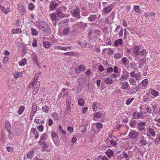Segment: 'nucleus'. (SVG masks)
<instances>
[{
  "mask_svg": "<svg viewBox=\"0 0 160 160\" xmlns=\"http://www.w3.org/2000/svg\"><path fill=\"white\" fill-rule=\"evenodd\" d=\"M38 78L37 76H35L33 81L30 82L28 86L29 88L34 89L32 92L33 95H35L37 93L40 88V82L38 81Z\"/></svg>",
  "mask_w": 160,
  "mask_h": 160,
  "instance_id": "2",
  "label": "nucleus"
},
{
  "mask_svg": "<svg viewBox=\"0 0 160 160\" xmlns=\"http://www.w3.org/2000/svg\"><path fill=\"white\" fill-rule=\"evenodd\" d=\"M52 117L55 120H58V115L56 112L53 113L52 114Z\"/></svg>",
  "mask_w": 160,
  "mask_h": 160,
  "instance_id": "48",
  "label": "nucleus"
},
{
  "mask_svg": "<svg viewBox=\"0 0 160 160\" xmlns=\"http://www.w3.org/2000/svg\"><path fill=\"white\" fill-rule=\"evenodd\" d=\"M113 71V69L111 67L108 68L107 70V72L108 73L112 72Z\"/></svg>",
  "mask_w": 160,
  "mask_h": 160,
  "instance_id": "63",
  "label": "nucleus"
},
{
  "mask_svg": "<svg viewBox=\"0 0 160 160\" xmlns=\"http://www.w3.org/2000/svg\"><path fill=\"white\" fill-rule=\"evenodd\" d=\"M22 76V71L18 72L16 71L14 75V77L16 79H18L21 77Z\"/></svg>",
  "mask_w": 160,
  "mask_h": 160,
  "instance_id": "17",
  "label": "nucleus"
},
{
  "mask_svg": "<svg viewBox=\"0 0 160 160\" xmlns=\"http://www.w3.org/2000/svg\"><path fill=\"white\" fill-rule=\"evenodd\" d=\"M71 100L72 99L71 97L70 96L68 97L66 100V104L67 105H70L71 103Z\"/></svg>",
  "mask_w": 160,
  "mask_h": 160,
  "instance_id": "42",
  "label": "nucleus"
},
{
  "mask_svg": "<svg viewBox=\"0 0 160 160\" xmlns=\"http://www.w3.org/2000/svg\"><path fill=\"white\" fill-rule=\"evenodd\" d=\"M123 56L122 53L120 52L116 53L114 55V58L115 59H118L121 58Z\"/></svg>",
  "mask_w": 160,
  "mask_h": 160,
  "instance_id": "25",
  "label": "nucleus"
},
{
  "mask_svg": "<svg viewBox=\"0 0 160 160\" xmlns=\"http://www.w3.org/2000/svg\"><path fill=\"white\" fill-rule=\"evenodd\" d=\"M132 52L134 55L135 60L136 61L143 60V58H145L148 52L146 49H140L138 46H135L133 48Z\"/></svg>",
  "mask_w": 160,
  "mask_h": 160,
  "instance_id": "1",
  "label": "nucleus"
},
{
  "mask_svg": "<svg viewBox=\"0 0 160 160\" xmlns=\"http://www.w3.org/2000/svg\"><path fill=\"white\" fill-rule=\"evenodd\" d=\"M122 39H119L115 41L114 45L115 46H118V45L122 44Z\"/></svg>",
  "mask_w": 160,
  "mask_h": 160,
  "instance_id": "26",
  "label": "nucleus"
},
{
  "mask_svg": "<svg viewBox=\"0 0 160 160\" xmlns=\"http://www.w3.org/2000/svg\"><path fill=\"white\" fill-rule=\"evenodd\" d=\"M134 100V98H132L129 99H128L127 100L126 104L127 105H129Z\"/></svg>",
  "mask_w": 160,
  "mask_h": 160,
  "instance_id": "47",
  "label": "nucleus"
},
{
  "mask_svg": "<svg viewBox=\"0 0 160 160\" xmlns=\"http://www.w3.org/2000/svg\"><path fill=\"white\" fill-rule=\"evenodd\" d=\"M58 4L55 1H52L50 4V9L53 11L58 6Z\"/></svg>",
  "mask_w": 160,
  "mask_h": 160,
  "instance_id": "12",
  "label": "nucleus"
},
{
  "mask_svg": "<svg viewBox=\"0 0 160 160\" xmlns=\"http://www.w3.org/2000/svg\"><path fill=\"white\" fill-rule=\"evenodd\" d=\"M46 138V133H44L42 135L40 138L41 141H44Z\"/></svg>",
  "mask_w": 160,
  "mask_h": 160,
  "instance_id": "57",
  "label": "nucleus"
},
{
  "mask_svg": "<svg viewBox=\"0 0 160 160\" xmlns=\"http://www.w3.org/2000/svg\"><path fill=\"white\" fill-rule=\"evenodd\" d=\"M96 15H91L89 16L88 18L89 21L93 22L95 21L96 18Z\"/></svg>",
  "mask_w": 160,
  "mask_h": 160,
  "instance_id": "27",
  "label": "nucleus"
},
{
  "mask_svg": "<svg viewBox=\"0 0 160 160\" xmlns=\"http://www.w3.org/2000/svg\"><path fill=\"white\" fill-rule=\"evenodd\" d=\"M42 109L44 112L47 113L49 111V108L48 106L45 105L42 107Z\"/></svg>",
  "mask_w": 160,
  "mask_h": 160,
  "instance_id": "36",
  "label": "nucleus"
},
{
  "mask_svg": "<svg viewBox=\"0 0 160 160\" xmlns=\"http://www.w3.org/2000/svg\"><path fill=\"white\" fill-rule=\"evenodd\" d=\"M51 43L48 42H43V46L45 48H49L51 45Z\"/></svg>",
  "mask_w": 160,
  "mask_h": 160,
  "instance_id": "31",
  "label": "nucleus"
},
{
  "mask_svg": "<svg viewBox=\"0 0 160 160\" xmlns=\"http://www.w3.org/2000/svg\"><path fill=\"white\" fill-rule=\"evenodd\" d=\"M100 105V103L98 102H94L92 105V108L94 111H96L98 110V108Z\"/></svg>",
  "mask_w": 160,
  "mask_h": 160,
  "instance_id": "21",
  "label": "nucleus"
},
{
  "mask_svg": "<svg viewBox=\"0 0 160 160\" xmlns=\"http://www.w3.org/2000/svg\"><path fill=\"white\" fill-rule=\"evenodd\" d=\"M72 15L78 19L80 18V9L78 7H77L75 9H73L71 12Z\"/></svg>",
  "mask_w": 160,
  "mask_h": 160,
  "instance_id": "5",
  "label": "nucleus"
},
{
  "mask_svg": "<svg viewBox=\"0 0 160 160\" xmlns=\"http://www.w3.org/2000/svg\"><path fill=\"white\" fill-rule=\"evenodd\" d=\"M134 9L136 12L138 13L140 11V8L139 6L133 5Z\"/></svg>",
  "mask_w": 160,
  "mask_h": 160,
  "instance_id": "43",
  "label": "nucleus"
},
{
  "mask_svg": "<svg viewBox=\"0 0 160 160\" xmlns=\"http://www.w3.org/2000/svg\"><path fill=\"white\" fill-rule=\"evenodd\" d=\"M3 54L6 56H9L10 54V53L7 50H5L3 51Z\"/></svg>",
  "mask_w": 160,
  "mask_h": 160,
  "instance_id": "62",
  "label": "nucleus"
},
{
  "mask_svg": "<svg viewBox=\"0 0 160 160\" xmlns=\"http://www.w3.org/2000/svg\"><path fill=\"white\" fill-rule=\"evenodd\" d=\"M121 61L122 64L124 65H127L129 62V61L128 60L127 58L126 57L123 58L121 60Z\"/></svg>",
  "mask_w": 160,
  "mask_h": 160,
  "instance_id": "30",
  "label": "nucleus"
},
{
  "mask_svg": "<svg viewBox=\"0 0 160 160\" xmlns=\"http://www.w3.org/2000/svg\"><path fill=\"white\" fill-rule=\"evenodd\" d=\"M51 136L54 144H56V141L59 139V136L54 132H52L51 133Z\"/></svg>",
  "mask_w": 160,
  "mask_h": 160,
  "instance_id": "10",
  "label": "nucleus"
},
{
  "mask_svg": "<svg viewBox=\"0 0 160 160\" xmlns=\"http://www.w3.org/2000/svg\"><path fill=\"white\" fill-rule=\"evenodd\" d=\"M73 53L72 52H65L63 54L64 55L66 56H72L73 54Z\"/></svg>",
  "mask_w": 160,
  "mask_h": 160,
  "instance_id": "61",
  "label": "nucleus"
},
{
  "mask_svg": "<svg viewBox=\"0 0 160 160\" xmlns=\"http://www.w3.org/2000/svg\"><path fill=\"white\" fill-rule=\"evenodd\" d=\"M105 153L109 158H110L113 155V151L111 149H109L107 150Z\"/></svg>",
  "mask_w": 160,
  "mask_h": 160,
  "instance_id": "22",
  "label": "nucleus"
},
{
  "mask_svg": "<svg viewBox=\"0 0 160 160\" xmlns=\"http://www.w3.org/2000/svg\"><path fill=\"white\" fill-rule=\"evenodd\" d=\"M31 30L32 35L36 36L38 34V32L36 29L32 28L31 29Z\"/></svg>",
  "mask_w": 160,
  "mask_h": 160,
  "instance_id": "39",
  "label": "nucleus"
},
{
  "mask_svg": "<svg viewBox=\"0 0 160 160\" xmlns=\"http://www.w3.org/2000/svg\"><path fill=\"white\" fill-rule=\"evenodd\" d=\"M120 29L118 33L119 37H122L123 36V29L122 28V27H120V26H118L115 28L114 31L116 32H118V31Z\"/></svg>",
  "mask_w": 160,
  "mask_h": 160,
  "instance_id": "11",
  "label": "nucleus"
},
{
  "mask_svg": "<svg viewBox=\"0 0 160 160\" xmlns=\"http://www.w3.org/2000/svg\"><path fill=\"white\" fill-rule=\"evenodd\" d=\"M73 48L72 46L70 47H62L61 48V50H69L70 49H72Z\"/></svg>",
  "mask_w": 160,
  "mask_h": 160,
  "instance_id": "53",
  "label": "nucleus"
},
{
  "mask_svg": "<svg viewBox=\"0 0 160 160\" xmlns=\"http://www.w3.org/2000/svg\"><path fill=\"white\" fill-rule=\"evenodd\" d=\"M140 108L141 112L142 113H146L149 112L151 113L152 110L151 108L148 107L146 104H143L140 107Z\"/></svg>",
  "mask_w": 160,
  "mask_h": 160,
  "instance_id": "4",
  "label": "nucleus"
},
{
  "mask_svg": "<svg viewBox=\"0 0 160 160\" xmlns=\"http://www.w3.org/2000/svg\"><path fill=\"white\" fill-rule=\"evenodd\" d=\"M32 45L34 47H36L38 45V42L36 39L33 38L32 40Z\"/></svg>",
  "mask_w": 160,
  "mask_h": 160,
  "instance_id": "41",
  "label": "nucleus"
},
{
  "mask_svg": "<svg viewBox=\"0 0 160 160\" xmlns=\"http://www.w3.org/2000/svg\"><path fill=\"white\" fill-rule=\"evenodd\" d=\"M46 23L43 21H40L39 23V28L42 30H44L45 27L46 26Z\"/></svg>",
  "mask_w": 160,
  "mask_h": 160,
  "instance_id": "16",
  "label": "nucleus"
},
{
  "mask_svg": "<svg viewBox=\"0 0 160 160\" xmlns=\"http://www.w3.org/2000/svg\"><path fill=\"white\" fill-rule=\"evenodd\" d=\"M28 9L30 11L33 10L35 8V6L32 3H29L28 4Z\"/></svg>",
  "mask_w": 160,
  "mask_h": 160,
  "instance_id": "44",
  "label": "nucleus"
},
{
  "mask_svg": "<svg viewBox=\"0 0 160 160\" xmlns=\"http://www.w3.org/2000/svg\"><path fill=\"white\" fill-rule=\"evenodd\" d=\"M59 130L60 132L62 133V134L66 135V133L64 131V130L62 128V127H61V125H59Z\"/></svg>",
  "mask_w": 160,
  "mask_h": 160,
  "instance_id": "52",
  "label": "nucleus"
},
{
  "mask_svg": "<svg viewBox=\"0 0 160 160\" xmlns=\"http://www.w3.org/2000/svg\"><path fill=\"white\" fill-rule=\"evenodd\" d=\"M25 107L23 106H20L18 110V113L19 115L21 114L24 111Z\"/></svg>",
  "mask_w": 160,
  "mask_h": 160,
  "instance_id": "29",
  "label": "nucleus"
},
{
  "mask_svg": "<svg viewBox=\"0 0 160 160\" xmlns=\"http://www.w3.org/2000/svg\"><path fill=\"white\" fill-rule=\"evenodd\" d=\"M114 7V6L112 4H110L109 6L105 7L103 8V11L104 13H109L111 12Z\"/></svg>",
  "mask_w": 160,
  "mask_h": 160,
  "instance_id": "8",
  "label": "nucleus"
},
{
  "mask_svg": "<svg viewBox=\"0 0 160 160\" xmlns=\"http://www.w3.org/2000/svg\"><path fill=\"white\" fill-rule=\"evenodd\" d=\"M30 134L31 137L37 139L39 137V134L37 130L35 128H32L31 129Z\"/></svg>",
  "mask_w": 160,
  "mask_h": 160,
  "instance_id": "7",
  "label": "nucleus"
},
{
  "mask_svg": "<svg viewBox=\"0 0 160 160\" xmlns=\"http://www.w3.org/2000/svg\"><path fill=\"white\" fill-rule=\"evenodd\" d=\"M0 8L2 11L4 13L7 14L10 12V10L8 8H6L3 6L0 5Z\"/></svg>",
  "mask_w": 160,
  "mask_h": 160,
  "instance_id": "15",
  "label": "nucleus"
},
{
  "mask_svg": "<svg viewBox=\"0 0 160 160\" xmlns=\"http://www.w3.org/2000/svg\"><path fill=\"white\" fill-rule=\"evenodd\" d=\"M32 110L31 111V114H32V115H34L37 109L36 103H32Z\"/></svg>",
  "mask_w": 160,
  "mask_h": 160,
  "instance_id": "18",
  "label": "nucleus"
},
{
  "mask_svg": "<svg viewBox=\"0 0 160 160\" xmlns=\"http://www.w3.org/2000/svg\"><path fill=\"white\" fill-rule=\"evenodd\" d=\"M128 81L131 85L135 86L136 85V81L133 78H130L128 79Z\"/></svg>",
  "mask_w": 160,
  "mask_h": 160,
  "instance_id": "28",
  "label": "nucleus"
},
{
  "mask_svg": "<svg viewBox=\"0 0 160 160\" xmlns=\"http://www.w3.org/2000/svg\"><path fill=\"white\" fill-rule=\"evenodd\" d=\"M70 30L69 28H66L63 31V35H67L70 32Z\"/></svg>",
  "mask_w": 160,
  "mask_h": 160,
  "instance_id": "45",
  "label": "nucleus"
},
{
  "mask_svg": "<svg viewBox=\"0 0 160 160\" xmlns=\"http://www.w3.org/2000/svg\"><path fill=\"white\" fill-rule=\"evenodd\" d=\"M56 13L58 16L59 17L63 18L69 16V15H68L67 16H66L62 12L61 9L58 8L56 10Z\"/></svg>",
  "mask_w": 160,
  "mask_h": 160,
  "instance_id": "13",
  "label": "nucleus"
},
{
  "mask_svg": "<svg viewBox=\"0 0 160 160\" xmlns=\"http://www.w3.org/2000/svg\"><path fill=\"white\" fill-rule=\"evenodd\" d=\"M98 158L99 159H102V160H109L106 157H102L101 155L98 156Z\"/></svg>",
  "mask_w": 160,
  "mask_h": 160,
  "instance_id": "60",
  "label": "nucleus"
},
{
  "mask_svg": "<svg viewBox=\"0 0 160 160\" xmlns=\"http://www.w3.org/2000/svg\"><path fill=\"white\" fill-rule=\"evenodd\" d=\"M149 132L152 136H154L155 135V132L153 129L151 128H150L149 129Z\"/></svg>",
  "mask_w": 160,
  "mask_h": 160,
  "instance_id": "58",
  "label": "nucleus"
},
{
  "mask_svg": "<svg viewBox=\"0 0 160 160\" xmlns=\"http://www.w3.org/2000/svg\"><path fill=\"white\" fill-rule=\"evenodd\" d=\"M32 60L34 62L35 61H37L38 60L37 55L36 53H34L32 54Z\"/></svg>",
  "mask_w": 160,
  "mask_h": 160,
  "instance_id": "49",
  "label": "nucleus"
},
{
  "mask_svg": "<svg viewBox=\"0 0 160 160\" xmlns=\"http://www.w3.org/2000/svg\"><path fill=\"white\" fill-rule=\"evenodd\" d=\"M146 124L145 122H141L138 124V127L140 131H142L145 128V125Z\"/></svg>",
  "mask_w": 160,
  "mask_h": 160,
  "instance_id": "14",
  "label": "nucleus"
},
{
  "mask_svg": "<svg viewBox=\"0 0 160 160\" xmlns=\"http://www.w3.org/2000/svg\"><path fill=\"white\" fill-rule=\"evenodd\" d=\"M34 152L32 150L29 151L27 154V157L28 158H32L34 155Z\"/></svg>",
  "mask_w": 160,
  "mask_h": 160,
  "instance_id": "32",
  "label": "nucleus"
},
{
  "mask_svg": "<svg viewBox=\"0 0 160 160\" xmlns=\"http://www.w3.org/2000/svg\"><path fill=\"white\" fill-rule=\"evenodd\" d=\"M128 77L127 75H122L121 77L119 78L120 80L123 81L124 79H127V78Z\"/></svg>",
  "mask_w": 160,
  "mask_h": 160,
  "instance_id": "51",
  "label": "nucleus"
},
{
  "mask_svg": "<svg viewBox=\"0 0 160 160\" xmlns=\"http://www.w3.org/2000/svg\"><path fill=\"white\" fill-rule=\"evenodd\" d=\"M81 66H79V67L75 68V72L77 73H78L80 72L81 70Z\"/></svg>",
  "mask_w": 160,
  "mask_h": 160,
  "instance_id": "59",
  "label": "nucleus"
},
{
  "mask_svg": "<svg viewBox=\"0 0 160 160\" xmlns=\"http://www.w3.org/2000/svg\"><path fill=\"white\" fill-rule=\"evenodd\" d=\"M18 12L21 14H24L25 10L24 6L22 3H19L18 5Z\"/></svg>",
  "mask_w": 160,
  "mask_h": 160,
  "instance_id": "9",
  "label": "nucleus"
},
{
  "mask_svg": "<svg viewBox=\"0 0 160 160\" xmlns=\"http://www.w3.org/2000/svg\"><path fill=\"white\" fill-rule=\"evenodd\" d=\"M130 76L134 78L137 81H139L142 79V75L140 72L135 73L134 71H132L130 73Z\"/></svg>",
  "mask_w": 160,
  "mask_h": 160,
  "instance_id": "6",
  "label": "nucleus"
},
{
  "mask_svg": "<svg viewBox=\"0 0 160 160\" xmlns=\"http://www.w3.org/2000/svg\"><path fill=\"white\" fill-rule=\"evenodd\" d=\"M51 18L52 20L55 21L57 20V16L55 13H52L51 14Z\"/></svg>",
  "mask_w": 160,
  "mask_h": 160,
  "instance_id": "55",
  "label": "nucleus"
},
{
  "mask_svg": "<svg viewBox=\"0 0 160 160\" xmlns=\"http://www.w3.org/2000/svg\"><path fill=\"white\" fill-rule=\"evenodd\" d=\"M96 126L98 129H101L103 127V124L101 122H98L97 123Z\"/></svg>",
  "mask_w": 160,
  "mask_h": 160,
  "instance_id": "56",
  "label": "nucleus"
},
{
  "mask_svg": "<svg viewBox=\"0 0 160 160\" xmlns=\"http://www.w3.org/2000/svg\"><path fill=\"white\" fill-rule=\"evenodd\" d=\"M98 70L100 72H102L104 70V68L102 65H100L98 67Z\"/></svg>",
  "mask_w": 160,
  "mask_h": 160,
  "instance_id": "64",
  "label": "nucleus"
},
{
  "mask_svg": "<svg viewBox=\"0 0 160 160\" xmlns=\"http://www.w3.org/2000/svg\"><path fill=\"white\" fill-rule=\"evenodd\" d=\"M27 63V60L26 58L22 59L19 62V65L20 66H23Z\"/></svg>",
  "mask_w": 160,
  "mask_h": 160,
  "instance_id": "20",
  "label": "nucleus"
},
{
  "mask_svg": "<svg viewBox=\"0 0 160 160\" xmlns=\"http://www.w3.org/2000/svg\"><path fill=\"white\" fill-rule=\"evenodd\" d=\"M139 135L138 132L133 130H131L129 132L128 137V138L132 139H135L138 138Z\"/></svg>",
  "mask_w": 160,
  "mask_h": 160,
  "instance_id": "3",
  "label": "nucleus"
},
{
  "mask_svg": "<svg viewBox=\"0 0 160 160\" xmlns=\"http://www.w3.org/2000/svg\"><path fill=\"white\" fill-rule=\"evenodd\" d=\"M145 58H143V60L142 61H138V62H139L138 63V67L140 68H141L142 66H143L145 63L146 60Z\"/></svg>",
  "mask_w": 160,
  "mask_h": 160,
  "instance_id": "35",
  "label": "nucleus"
},
{
  "mask_svg": "<svg viewBox=\"0 0 160 160\" xmlns=\"http://www.w3.org/2000/svg\"><path fill=\"white\" fill-rule=\"evenodd\" d=\"M148 81L147 79H145L143 80L140 83L143 87L146 86L148 83Z\"/></svg>",
  "mask_w": 160,
  "mask_h": 160,
  "instance_id": "33",
  "label": "nucleus"
},
{
  "mask_svg": "<svg viewBox=\"0 0 160 160\" xmlns=\"http://www.w3.org/2000/svg\"><path fill=\"white\" fill-rule=\"evenodd\" d=\"M151 93L152 96L155 97L157 96L158 94V92L154 89H152L151 91Z\"/></svg>",
  "mask_w": 160,
  "mask_h": 160,
  "instance_id": "46",
  "label": "nucleus"
},
{
  "mask_svg": "<svg viewBox=\"0 0 160 160\" xmlns=\"http://www.w3.org/2000/svg\"><path fill=\"white\" fill-rule=\"evenodd\" d=\"M140 142V144L142 145L145 146L146 145V140L145 138L143 136L139 140Z\"/></svg>",
  "mask_w": 160,
  "mask_h": 160,
  "instance_id": "24",
  "label": "nucleus"
},
{
  "mask_svg": "<svg viewBox=\"0 0 160 160\" xmlns=\"http://www.w3.org/2000/svg\"><path fill=\"white\" fill-rule=\"evenodd\" d=\"M105 82L107 84H110L112 83V80L109 78H107L105 80Z\"/></svg>",
  "mask_w": 160,
  "mask_h": 160,
  "instance_id": "37",
  "label": "nucleus"
},
{
  "mask_svg": "<svg viewBox=\"0 0 160 160\" xmlns=\"http://www.w3.org/2000/svg\"><path fill=\"white\" fill-rule=\"evenodd\" d=\"M5 127L7 131L9 130L11 128V125L9 121H7L5 122Z\"/></svg>",
  "mask_w": 160,
  "mask_h": 160,
  "instance_id": "38",
  "label": "nucleus"
},
{
  "mask_svg": "<svg viewBox=\"0 0 160 160\" xmlns=\"http://www.w3.org/2000/svg\"><path fill=\"white\" fill-rule=\"evenodd\" d=\"M37 129L40 132H42L44 130V127L42 125H39L37 127Z\"/></svg>",
  "mask_w": 160,
  "mask_h": 160,
  "instance_id": "54",
  "label": "nucleus"
},
{
  "mask_svg": "<svg viewBox=\"0 0 160 160\" xmlns=\"http://www.w3.org/2000/svg\"><path fill=\"white\" fill-rule=\"evenodd\" d=\"M102 116L101 114L99 112H96L94 114V117L97 118H100Z\"/></svg>",
  "mask_w": 160,
  "mask_h": 160,
  "instance_id": "40",
  "label": "nucleus"
},
{
  "mask_svg": "<svg viewBox=\"0 0 160 160\" xmlns=\"http://www.w3.org/2000/svg\"><path fill=\"white\" fill-rule=\"evenodd\" d=\"M11 32L12 34H15L22 33V31L21 29L17 28L16 29H12Z\"/></svg>",
  "mask_w": 160,
  "mask_h": 160,
  "instance_id": "19",
  "label": "nucleus"
},
{
  "mask_svg": "<svg viewBox=\"0 0 160 160\" xmlns=\"http://www.w3.org/2000/svg\"><path fill=\"white\" fill-rule=\"evenodd\" d=\"M129 87V85L128 82L127 81H125L122 83L121 88L124 90H127L128 89V88Z\"/></svg>",
  "mask_w": 160,
  "mask_h": 160,
  "instance_id": "23",
  "label": "nucleus"
},
{
  "mask_svg": "<svg viewBox=\"0 0 160 160\" xmlns=\"http://www.w3.org/2000/svg\"><path fill=\"white\" fill-rule=\"evenodd\" d=\"M108 55L111 56L113 54L114 51L113 49L111 48H108Z\"/></svg>",
  "mask_w": 160,
  "mask_h": 160,
  "instance_id": "50",
  "label": "nucleus"
},
{
  "mask_svg": "<svg viewBox=\"0 0 160 160\" xmlns=\"http://www.w3.org/2000/svg\"><path fill=\"white\" fill-rule=\"evenodd\" d=\"M78 103L79 106H82L84 105L85 102L83 99L79 98L78 100Z\"/></svg>",
  "mask_w": 160,
  "mask_h": 160,
  "instance_id": "34",
  "label": "nucleus"
}]
</instances>
